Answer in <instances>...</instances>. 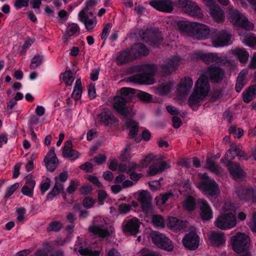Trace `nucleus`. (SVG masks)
<instances>
[{"label": "nucleus", "mask_w": 256, "mask_h": 256, "mask_svg": "<svg viewBox=\"0 0 256 256\" xmlns=\"http://www.w3.org/2000/svg\"><path fill=\"white\" fill-rule=\"evenodd\" d=\"M153 242L158 248L171 252L174 249L172 241L164 234L155 232L152 236Z\"/></svg>", "instance_id": "obj_14"}, {"label": "nucleus", "mask_w": 256, "mask_h": 256, "mask_svg": "<svg viewBox=\"0 0 256 256\" xmlns=\"http://www.w3.org/2000/svg\"><path fill=\"white\" fill-rule=\"evenodd\" d=\"M208 74L212 80L217 82L223 79L224 72L219 67L210 66L208 68Z\"/></svg>", "instance_id": "obj_27"}, {"label": "nucleus", "mask_w": 256, "mask_h": 256, "mask_svg": "<svg viewBox=\"0 0 256 256\" xmlns=\"http://www.w3.org/2000/svg\"><path fill=\"white\" fill-rule=\"evenodd\" d=\"M26 184L22 188V192L25 196L32 197L35 182L31 178H26Z\"/></svg>", "instance_id": "obj_33"}, {"label": "nucleus", "mask_w": 256, "mask_h": 256, "mask_svg": "<svg viewBox=\"0 0 256 256\" xmlns=\"http://www.w3.org/2000/svg\"><path fill=\"white\" fill-rule=\"evenodd\" d=\"M170 90V86L168 84H162L158 88L159 94L162 96L166 94L169 92Z\"/></svg>", "instance_id": "obj_57"}, {"label": "nucleus", "mask_w": 256, "mask_h": 256, "mask_svg": "<svg viewBox=\"0 0 256 256\" xmlns=\"http://www.w3.org/2000/svg\"><path fill=\"white\" fill-rule=\"evenodd\" d=\"M100 120L106 124H108L116 122V118L108 110H104L98 114Z\"/></svg>", "instance_id": "obj_34"}, {"label": "nucleus", "mask_w": 256, "mask_h": 256, "mask_svg": "<svg viewBox=\"0 0 256 256\" xmlns=\"http://www.w3.org/2000/svg\"><path fill=\"white\" fill-rule=\"evenodd\" d=\"M206 165L208 168L216 174H218L220 172L221 170H218V166L215 164V162L211 158H209L206 160Z\"/></svg>", "instance_id": "obj_49"}, {"label": "nucleus", "mask_w": 256, "mask_h": 256, "mask_svg": "<svg viewBox=\"0 0 256 256\" xmlns=\"http://www.w3.org/2000/svg\"><path fill=\"white\" fill-rule=\"evenodd\" d=\"M198 202L202 219L205 220H210L212 218V211L207 201L204 199H199Z\"/></svg>", "instance_id": "obj_21"}, {"label": "nucleus", "mask_w": 256, "mask_h": 256, "mask_svg": "<svg viewBox=\"0 0 256 256\" xmlns=\"http://www.w3.org/2000/svg\"><path fill=\"white\" fill-rule=\"evenodd\" d=\"M198 187L204 194L210 196H216L220 193L218 185L206 173L201 174Z\"/></svg>", "instance_id": "obj_6"}, {"label": "nucleus", "mask_w": 256, "mask_h": 256, "mask_svg": "<svg viewBox=\"0 0 256 256\" xmlns=\"http://www.w3.org/2000/svg\"><path fill=\"white\" fill-rule=\"evenodd\" d=\"M62 80L65 84L68 86H71L74 80L72 74L70 70H66L62 74Z\"/></svg>", "instance_id": "obj_46"}, {"label": "nucleus", "mask_w": 256, "mask_h": 256, "mask_svg": "<svg viewBox=\"0 0 256 256\" xmlns=\"http://www.w3.org/2000/svg\"><path fill=\"white\" fill-rule=\"evenodd\" d=\"M149 4L156 10L165 12H170L174 7V3L171 0H152Z\"/></svg>", "instance_id": "obj_17"}, {"label": "nucleus", "mask_w": 256, "mask_h": 256, "mask_svg": "<svg viewBox=\"0 0 256 256\" xmlns=\"http://www.w3.org/2000/svg\"><path fill=\"white\" fill-rule=\"evenodd\" d=\"M141 69L143 74H137L127 78V81L140 84H154V80L151 76L154 74L156 70V66L154 64H148L142 66Z\"/></svg>", "instance_id": "obj_5"}, {"label": "nucleus", "mask_w": 256, "mask_h": 256, "mask_svg": "<svg viewBox=\"0 0 256 256\" xmlns=\"http://www.w3.org/2000/svg\"><path fill=\"white\" fill-rule=\"evenodd\" d=\"M182 242L186 248L189 250H195L199 246L198 236L194 232H190L184 237Z\"/></svg>", "instance_id": "obj_18"}, {"label": "nucleus", "mask_w": 256, "mask_h": 256, "mask_svg": "<svg viewBox=\"0 0 256 256\" xmlns=\"http://www.w3.org/2000/svg\"><path fill=\"white\" fill-rule=\"evenodd\" d=\"M186 14L198 18H202L204 14L202 12L201 8L198 4L193 2L192 4H191L188 9L186 10Z\"/></svg>", "instance_id": "obj_37"}, {"label": "nucleus", "mask_w": 256, "mask_h": 256, "mask_svg": "<svg viewBox=\"0 0 256 256\" xmlns=\"http://www.w3.org/2000/svg\"><path fill=\"white\" fill-rule=\"evenodd\" d=\"M173 196L174 194L172 192H166L157 196L156 199L160 201L162 204H164L170 198L172 197Z\"/></svg>", "instance_id": "obj_56"}, {"label": "nucleus", "mask_w": 256, "mask_h": 256, "mask_svg": "<svg viewBox=\"0 0 256 256\" xmlns=\"http://www.w3.org/2000/svg\"><path fill=\"white\" fill-rule=\"evenodd\" d=\"M230 134L234 135V138H240L244 134V130L241 128H236L235 126H231L229 129Z\"/></svg>", "instance_id": "obj_54"}, {"label": "nucleus", "mask_w": 256, "mask_h": 256, "mask_svg": "<svg viewBox=\"0 0 256 256\" xmlns=\"http://www.w3.org/2000/svg\"><path fill=\"white\" fill-rule=\"evenodd\" d=\"M44 162L47 169L50 172H53L56 168L58 160L54 152V148L52 147L48 152L44 158Z\"/></svg>", "instance_id": "obj_23"}, {"label": "nucleus", "mask_w": 256, "mask_h": 256, "mask_svg": "<svg viewBox=\"0 0 256 256\" xmlns=\"http://www.w3.org/2000/svg\"><path fill=\"white\" fill-rule=\"evenodd\" d=\"M134 94L140 100L144 102H148L152 98V96L150 94L142 91H139L136 92L135 90V92L132 94V96Z\"/></svg>", "instance_id": "obj_47"}, {"label": "nucleus", "mask_w": 256, "mask_h": 256, "mask_svg": "<svg viewBox=\"0 0 256 256\" xmlns=\"http://www.w3.org/2000/svg\"><path fill=\"white\" fill-rule=\"evenodd\" d=\"M18 186L19 184L18 183H15L14 184L8 187L6 190V194L4 196V198L8 199L10 196L18 189Z\"/></svg>", "instance_id": "obj_53"}, {"label": "nucleus", "mask_w": 256, "mask_h": 256, "mask_svg": "<svg viewBox=\"0 0 256 256\" xmlns=\"http://www.w3.org/2000/svg\"><path fill=\"white\" fill-rule=\"evenodd\" d=\"M138 200L144 212L148 213L152 210V197L148 191L142 190L138 194Z\"/></svg>", "instance_id": "obj_19"}, {"label": "nucleus", "mask_w": 256, "mask_h": 256, "mask_svg": "<svg viewBox=\"0 0 256 256\" xmlns=\"http://www.w3.org/2000/svg\"><path fill=\"white\" fill-rule=\"evenodd\" d=\"M140 222L136 218L125 220L122 224V230L126 235H136L140 232Z\"/></svg>", "instance_id": "obj_15"}, {"label": "nucleus", "mask_w": 256, "mask_h": 256, "mask_svg": "<svg viewBox=\"0 0 256 256\" xmlns=\"http://www.w3.org/2000/svg\"><path fill=\"white\" fill-rule=\"evenodd\" d=\"M256 96V85L249 86L248 89L243 92L242 98L244 102L248 103L252 100Z\"/></svg>", "instance_id": "obj_35"}, {"label": "nucleus", "mask_w": 256, "mask_h": 256, "mask_svg": "<svg viewBox=\"0 0 256 256\" xmlns=\"http://www.w3.org/2000/svg\"><path fill=\"white\" fill-rule=\"evenodd\" d=\"M183 208L188 211H192L196 207V200L192 196H187L182 202Z\"/></svg>", "instance_id": "obj_41"}, {"label": "nucleus", "mask_w": 256, "mask_h": 256, "mask_svg": "<svg viewBox=\"0 0 256 256\" xmlns=\"http://www.w3.org/2000/svg\"><path fill=\"white\" fill-rule=\"evenodd\" d=\"M236 194L242 200H252V202L256 200V190L240 187L236 190Z\"/></svg>", "instance_id": "obj_22"}, {"label": "nucleus", "mask_w": 256, "mask_h": 256, "mask_svg": "<svg viewBox=\"0 0 256 256\" xmlns=\"http://www.w3.org/2000/svg\"><path fill=\"white\" fill-rule=\"evenodd\" d=\"M247 74L248 71L246 70H242L238 74L235 88L237 92H240L246 84L245 78Z\"/></svg>", "instance_id": "obj_36"}, {"label": "nucleus", "mask_w": 256, "mask_h": 256, "mask_svg": "<svg viewBox=\"0 0 256 256\" xmlns=\"http://www.w3.org/2000/svg\"><path fill=\"white\" fill-rule=\"evenodd\" d=\"M72 146V140L66 142L64 146L62 148V154L64 157L74 160L78 157V151L73 150Z\"/></svg>", "instance_id": "obj_25"}, {"label": "nucleus", "mask_w": 256, "mask_h": 256, "mask_svg": "<svg viewBox=\"0 0 256 256\" xmlns=\"http://www.w3.org/2000/svg\"><path fill=\"white\" fill-rule=\"evenodd\" d=\"M215 226L221 230H226L234 227L236 224L235 216L232 213H227L220 216L216 220Z\"/></svg>", "instance_id": "obj_9"}, {"label": "nucleus", "mask_w": 256, "mask_h": 256, "mask_svg": "<svg viewBox=\"0 0 256 256\" xmlns=\"http://www.w3.org/2000/svg\"><path fill=\"white\" fill-rule=\"evenodd\" d=\"M234 152L236 153V156L238 158L239 160H248L249 158V156L246 154V153L242 150L236 146V148L234 149Z\"/></svg>", "instance_id": "obj_60"}, {"label": "nucleus", "mask_w": 256, "mask_h": 256, "mask_svg": "<svg viewBox=\"0 0 256 256\" xmlns=\"http://www.w3.org/2000/svg\"><path fill=\"white\" fill-rule=\"evenodd\" d=\"M78 18L80 22L84 24L86 28L88 30H92L96 26V18L92 12L86 14L85 10H82L78 13Z\"/></svg>", "instance_id": "obj_16"}, {"label": "nucleus", "mask_w": 256, "mask_h": 256, "mask_svg": "<svg viewBox=\"0 0 256 256\" xmlns=\"http://www.w3.org/2000/svg\"><path fill=\"white\" fill-rule=\"evenodd\" d=\"M80 168L86 172H90L93 168V165L90 162H86L80 166Z\"/></svg>", "instance_id": "obj_64"}, {"label": "nucleus", "mask_w": 256, "mask_h": 256, "mask_svg": "<svg viewBox=\"0 0 256 256\" xmlns=\"http://www.w3.org/2000/svg\"><path fill=\"white\" fill-rule=\"evenodd\" d=\"M168 226L174 230H180L186 226V222L180 220L176 218L170 217L168 218Z\"/></svg>", "instance_id": "obj_32"}, {"label": "nucleus", "mask_w": 256, "mask_h": 256, "mask_svg": "<svg viewBox=\"0 0 256 256\" xmlns=\"http://www.w3.org/2000/svg\"><path fill=\"white\" fill-rule=\"evenodd\" d=\"M210 240L212 245L219 246L223 244L226 242V237L223 232H212L209 236Z\"/></svg>", "instance_id": "obj_31"}, {"label": "nucleus", "mask_w": 256, "mask_h": 256, "mask_svg": "<svg viewBox=\"0 0 256 256\" xmlns=\"http://www.w3.org/2000/svg\"><path fill=\"white\" fill-rule=\"evenodd\" d=\"M248 226L253 232H256V212L252 214L251 221L249 222Z\"/></svg>", "instance_id": "obj_63"}, {"label": "nucleus", "mask_w": 256, "mask_h": 256, "mask_svg": "<svg viewBox=\"0 0 256 256\" xmlns=\"http://www.w3.org/2000/svg\"><path fill=\"white\" fill-rule=\"evenodd\" d=\"M132 210V206L128 204L122 203L119 204L118 210L121 214H126Z\"/></svg>", "instance_id": "obj_55"}, {"label": "nucleus", "mask_w": 256, "mask_h": 256, "mask_svg": "<svg viewBox=\"0 0 256 256\" xmlns=\"http://www.w3.org/2000/svg\"><path fill=\"white\" fill-rule=\"evenodd\" d=\"M166 162H154L150 166L148 174L150 176H154L156 174L162 173L166 168H170Z\"/></svg>", "instance_id": "obj_28"}, {"label": "nucleus", "mask_w": 256, "mask_h": 256, "mask_svg": "<svg viewBox=\"0 0 256 256\" xmlns=\"http://www.w3.org/2000/svg\"><path fill=\"white\" fill-rule=\"evenodd\" d=\"M181 59L178 56H174L166 59L160 65L162 72L164 75L171 74L178 68Z\"/></svg>", "instance_id": "obj_13"}, {"label": "nucleus", "mask_w": 256, "mask_h": 256, "mask_svg": "<svg viewBox=\"0 0 256 256\" xmlns=\"http://www.w3.org/2000/svg\"><path fill=\"white\" fill-rule=\"evenodd\" d=\"M145 41L149 42L152 46H158L162 42L163 38L160 34H153L150 39Z\"/></svg>", "instance_id": "obj_44"}, {"label": "nucleus", "mask_w": 256, "mask_h": 256, "mask_svg": "<svg viewBox=\"0 0 256 256\" xmlns=\"http://www.w3.org/2000/svg\"><path fill=\"white\" fill-rule=\"evenodd\" d=\"M178 26L181 32L186 33L196 40H204L208 38L210 30L206 25L198 22L179 21Z\"/></svg>", "instance_id": "obj_1"}, {"label": "nucleus", "mask_w": 256, "mask_h": 256, "mask_svg": "<svg viewBox=\"0 0 256 256\" xmlns=\"http://www.w3.org/2000/svg\"><path fill=\"white\" fill-rule=\"evenodd\" d=\"M233 250L236 253L247 250L250 244L249 236L244 233L238 232L231 238Z\"/></svg>", "instance_id": "obj_8"}, {"label": "nucleus", "mask_w": 256, "mask_h": 256, "mask_svg": "<svg viewBox=\"0 0 256 256\" xmlns=\"http://www.w3.org/2000/svg\"><path fill=\"white\" fill-rule=\"evenodd\" d=\"M18 213L17 220L19 222H23L24 219V214L26 210L24 208H20L16 209Z\"/></svg>", "instance_id": "obj_62"}, {"label": "nucleus", "mask_w": 256, "mask_h": 256, "mask_svg": "<svg viewBox=\"0 0 256 256\" xmlns=\"http://www.w3.org/2000/svg\"><path fill=\"white\" fill-rule=\"evenodd\" d=\"M236 148V146H232L229 149L226 153L224 156V159L222 158L220 161L222 162H225L224 160L232 161L235 158L234 154H233V152H234V149Z\"/></svg>", "instance_id": "obj_52"}, {"label": "nucleus", "mask_w": 256, "mask_h": 256, "mask_svg": "<svg viewBox=\"0 0 256 256\" xmlns=\"http://www.w3.org/2000/svg\"><path fill=\"white\" fill-rule=\"evenodd\" d=\"M126 126L130 129L128 134L129 138H134L136 142H140V138L136 137L138 132V124L132 120H128L126 122Z\"/></svg>", "instance_id": "obj_30"}, {"label": "nucleus", "mask_w": 256, "mask_h": 256, "mask_svg": "<svg viewBox=\"0 0 256 256\" xmlns=\"http://www.w3.org/2000/svg\"><path fill=\"white\" fill-rule=\"evenodd\" d=\"M211 40L214 46H223L228 44L230 35L225 30L214 29L211 31Z\"/></svg>", "instance_id": "obj_11"}, {"label": "nucleus", "mask_w": 256, "mask_h": 256, "mask_svg": "<svg viewBox=\"0 0 256 256\" xmlns=\"http://www.w3.org/2000/svg\"><path fill=\"white\" fill-rule=\"evenodd\" d=\"M208 8L210 16L215 22H222L224 21V13L219 6L216 4Z\"/></svg>", "instance_id": "obj_26"}, {"label": "nucleus", "mask_w": 256, "mask_h": 256, "mask_svg": "<svg viewBox=\"0 0 256 256\" xmlns=\"http://www.w3.org/2000/svg\"><path fill=\"white\" fill-rule=\"evenodd\" d=\"M244 42L250 46L253 47L256 45V37L255 35L252 33H249L244 36Z\"/></svg>", "instance_id": "obj_45"}, {"label": "nucleus", "mask_w": 256, "mask_h": 256, "mask_svg": "<svg viewBox=\"0 0 256 256\" xmlns=\"http://www.w3.org/2000/svg\"><path fill=\"white\" fill-rule=\"evenodd\" d=\"M132 50L137 51L138 54L140 56H146L149 53L148 50L142 43H138L133 46Z\"/></svg>", "instance_id": "obj_43"}, {"label": "nucleus", "mask_w": 256, "mask_h": 256, "mask_svg": "<svg viewBox=\"0 0 256 256\" xmlns=\"http://www.w3.org/2000/svg\"><path fill=\"white\" fill-rule=\"evenodd\" d=\"M225 163L230 174L234 178L238 179L244 176V172L238 164L230 160Z\"/></svg>", "instance_id": "obj_20"}, {"label": "nucleus", "mask_w": 256, "mask_h": 256, "mask_svg": "<svg viewBox=\"0 0 256 256\" xmlns=\"http://www.w3.org/2000/svg\"><path fill=\"white\" fill-rule=\"evenodd\" d=\"M135 92V89L130 88H123L120 90L121 96H116L114 98L113 108L120 114L127 116L129 114L133 116L134 112H130L126 103L131 100L132 94Z\"/></svg>", "instance_id": "obj_3"}, {"label": "nucleus", "mask_w": 256, "mask_h": 256, "mask_svg": "<svg viewBox=\"0 0 256 256\" xmlns=\"http://www.w3.org/2000/svg\"><path fill=\"white\" fill-rule=\"evenodd\" d=\"M113 230L112 226H108L106 220L100 216L94 218L92 224L88 228L90 233L102 238L110 236Z\"/></svg>", "instance_id": "obj_4"}, {"label": "nucleus", "mask_w": 256, "mask_h": 256, "mask_svg": "<svg viewBox=\"0 0 256 256\" xmlns=\"http://www.w3.org/2000/svg\"><path fill=\"white\" fill-rule=\"evenodd\" d=\"M192 85V80L189 77H186L180 80L178 91L181 95H186L190 90Z\"/></svg>", "instance_id": "obj_29"}, {"label": "nucleus", "mask_w": 256, "mask_h": 256, "mask_svg": "<svg viewBox=\"0 0 256 256\" xmlns=\"http://www.w3.org/2000/svg\"><path fill=\"white\" fill-rule=\"evenodd\" d=\"M62 227V224L60 222H54L49 224L47 230L48 232H58Z\"/></svg>", "instance_id": "obj_51"}, {"label": "nucleus", "mask_w": 256, "mask_h": 256, "mask_svg": "<svg viewBox=\"0 0 256 256\" xmlns=\"http://www.w3.org/2000/svg\"><path fill=\"white\" fill-rule=\"evenodd\" d=\"M68 178L67 172L60 173L58 177L55 178V184L52 190L46 196L47 200H52L54 196L62 192L64 190V182L66 181Z\"/></svg>", "instance_id": "obj_12"}, {"label": "nucleus", "mask_w": 256, "mask_h": 256, "mask_svg": "<svg viewBox=\"0 0 256 256\" xmlns=\"http://www.w3.org/2000/svg\"><path fill=\"white\" fill-rule=\"evenodd\" d=\"M29 2L30 0H16L14 6L17 10H19L23 7H27Z\"/></svg>", "instance_id": "obj_61"}, {"label": "nucleus", "mask_w": 256, "mask_h": 256, "mask_svg": "<svg viewBox=\"0 0 256 256\" xmlns=\"http://www.w3.org/2000/svg\"><path fill=\"white\" fill-rule=\"evenodd\" d=\"M131 52L128 50L121 52L116 58V62L118 65L124 64L130 60Z\"/></svg>", "instance_id": "obj_40"}, {"label": "nucleus", "mask_w": 256, "mask_h": 256, "mask_svg": "<svg viewBox=\"0 0 256 256\" xmlns=\"http://www.w3.org/2000/svg\"><path fill=\"white\" fill-rule=\"evenodd\" d=\"M152 222L155 226L159 228L164 226V220L160 215H154L152 218Z\"/></svg>", "instance_id": "obj_48"}, {"label": "nucleus", "mask_w": 256, "mask_h": 256, "mask_svg": "<svg viewBox=\"0 0 256 256\" xmlns=\"http://www.w3.org/2000/svg\"><path fill=\"white\" fill-rule=\"evenodd\" d=\"M232 54L239 60L242 63H245L248 60L249 54L244 48H237L232 50Z\"/></svg>", "instance_id": "obj_39"}, {"label": "nucleus", "mask_w": 256, "mask_h": 256, "mask_svg": "<svg viewBox=\"0 0 256 256\" xmlns=\"http://www.w3.org/2000/svg\"><path fill=\"white\" fill-rule=\"evenodd\" d=\"M156 159V156L150 154L146 156L145 158L141 160V163L144 167H146L152 161Z\"/></svg>", "instance_id": "obj_58"}, {"label": "nucleus", "mask_w": 256, "mask_h": 256, "mask_svg": "<svg viewBox=\"0 0 256 256\" xmlns=\"http://www.w3.org/2000/svg\"><path fill=\"white\" fill-rule=\"evenodd\" d=\"M193 2L190 0H178V4L182 8L183 11L186 13V10L188 9Z\"/></svg>", "instance_id": "obj_59"}, {"label": "nucleus", "mask_w": 256, "mask_h": 256, "mask_svg": "<svg viewBox=\"0 0 256 256\" xmlns=\"http://www.w3.org/2000/svg\"><path fill=\"white\" fill-rule=\"evenodd\" d=\"M80 27L77 24L74 23L69 24L67 26L64 38L65 39H68L72 36L78 35L80 33Z\"/></svg>", "instance_id": "obj_38"}, {"label": "nucleus", "mask_w": 256, "mask_h": 256, "mask_svg": "<svg viewBox=\"0 0 256 256\" xmlns=\"http://www.w3.org/2000/svg\"><path fill=\"white\" fill-rule=\"evenodd\" d=\"M82 93V82L80 79L79 78L76 80L74 90L72 94V98L76 100H78L81 97Z\"/></svg>", "instance_id": "obj_42"}, {"label": "nucleus", "mask_w": 256, "mask_h": 256, "mask_svg": "<svg viewBox=\"0 0 256 256\" xmlns=\"http://www.w3.org/2000/svg\"><path fill=\"white\" fill-rule=\"evenodd\" d=\"M228 12L230 21L234 25L248 30H253L254 28V24L238 10H234L232 6H230L228 8Z\"/></svg>", "instance_id": "obj_7"}, {"label": "nucleus", "mask_w": 256, "mask_h": 256, "mask_svg": "<svg viewBox=\"0 0 256 256\" xmlns=\"http://www.w3.org/2000/svg\"><path fill=\"white\" fill-rule=\"evenodd\" d=\"M208 80L205 76H201L198 80L194 92L188 100L189 106L193 110H196L200 102L207 96L210 90Z\"/></svg>", "instance_id": "obj_2"}, {"label": "nucleus", "mask_w": 256, "mask_h": 256, "mask_svg": "<svg viewBox=\"0 0 256 256\" xmlns=\"http://www.w3.org/2000/svg\"><path fill=\"white\" fill-rule=\"evenodd\" d=\"M82 240H80L78 237V240L76 242L74 250L78 252L80 254L86 256H99L100 252L99 250H92L88 248H84L82 246Z\"/></svg>", "instance_id": "obj_24"}, {"label": "nucleus", "mask_w": 256, "mask_h": 256, "mask_svg": "<svg viewBox=\"0 0 256 256\" xmlns=\"http://www.w3.org/2000/svg\"><path fill=\"white\" fill-rule=\"evenodd\" d=\"M43 60V56H42L38 55L34 57L32 60V62L30 65V68L32 69H35L40 66Z\"/></svg>", "instance_id": "obj_50"}, {"label": "nucleus", "mask_w": 256, "mask_h": 256, "mask_svg": "<svg viewBox=\"0 0 256 256\" xmlns=\"http://www.w3.org/2000/svg\"><path fill=\"white\" fill-rule=\"evenodd\" d=\"M193 58H200L207 64L215 63L220 65H226L228 64V60L224 57H218L216 54L213 53H203L198 52L193 54Z\"/></svg>", "instance_id": "obj_10"}]
</instances>
